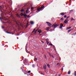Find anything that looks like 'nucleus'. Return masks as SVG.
<instances>
[{
    "label": "nucleus",
    "instance_id": "obj_44",
    "mask_svg": "<svg viewBox=\"0 0 76 76\" xmlns=\"http://www.w3.org/2000/svg\"><path fill=\"white\" fill-rule=\"evenodd\" d=\"M24 73L25 75H26V73H25V72H24Z\"/></svg>",
    "mask_w": 76,
    "mask_h": 76
},
{
    "label": "nucleus",
    "instance_id": "obj_12",
    "mask_svg": "<svg viewBox=\"0 0 76 76\" xmlns=\"http://www.w3.org/2000/svg\"><path fill=\"white\" fill-rule=\"evenodd\" d=\"M38 28H37V29H36V31H35V32H34L35 34H36V33L37 32V31H38Z\"/></svg>",
    "mask_w": 76,
    "mask_h": 76
},
{
    "label": "nucleus",
    "instance_id": "obj_18",
    "mask_svg": "<svg viewBox=\"0 0 76 76\" xmlns=\"http://www.w3.org/2000/svg\"><path fill=\"white\" fill-rule=\"evenodd\" d=\"M71 20H75V19H73V18H71Z\"/></svg>",
    "mask_w": 76,
    "mask_h": 76
},
{
    "label": "nucleus",
    "instance_id": "obj_33",
    "mask_svg": "<svg viewBox=\"0 0 76 76\" xmlns=\"http://www.w3.org/2000/svg\"><path fill=\"white\" fill-rule=\"evenodd\" d=\"M75 35V34H72V35Z\"/></svg>",
    "mask_w": 76,
    "mask_h": 76
},
{
    "label": "nucleus",
    "instance_id": "obj_26",
    "mask_svg": "<svg viewBox=\"0 0 76 76\" xmlns=\"http://www.w3.org/2000/svg\"><path fill=\"white\" fill-rule=\"evenodd\" d=\"M66 17H67V15H64V18H66Z\"/></svg>",
    "mask_w": 76,
    "mask_h": 76
},
{
    "label": "nucleus",
    "instance_id": "obj_15",
    "mask_svg": "<svg viewBox=\"0 0 76 76\" xmlns=\"http://www.w3.org/2000/svg\"><path fill=\"white\" fill-rule=\"evenodd\" d=\"M70 72H71L70 71V70H69V71H68V74L69 75L70 74Z\"/></svg>",
    "mask_w": 76,
    "mask_h": 76
},
{
    "label": "nucleus",
    "instance_id": "obj_37",
    "mask_svg": "<svg viewBox=\"0 0 76 76\" xmlns=\"http://www.w3.org/2000/svg\"><path fill=\"white\" fill-rule=\"evenodd\" d=\"M27 17L29 18V17H30V16H29V15L27 16Z\"/></svg>",
    "mask_w": 76,
    "mask_h": 76
},
{
    "label": "nucleus",
    "instance_id": "obj_3",
    "mask_svg": "<svg viewBox=\"0 0 76 76\" xmlns=\"http://www.w3.org/2000/svg\"><path fill=\"white\" fill-rule=\"evenodd\" d=\"M46 23H47L48 26H51L52 24L48 22H46Z\"/></svg>",
    "mask_w": 76,
    "mask_h": 76
},
{
    "label": "nucleus",
    "instance_id": "obj_7",
    "mask_svg": "<svg viewBox=\"0 0 76 76\" xmlns=\"http://www.w3.org/2000/svg\"><path fill=\"white\" fill-rule=\"evenodd\" d=\"M66 20H67V19H65V20L64 21V23H67L68 22V21H67Z\"/></svg>",
    "mask_w": 76,
    "mask_h": 76
},
{
    "label": "nucleus",
    "instance_id": "obj_17",
    "mask_svg": "<svg viewBox=\"0 0 76 76\" xmlns=\"http://www.w3.org/2000/svg\"><path fill=\"white\" fill-rule=\"evenodd\" d=\"M36 29H35V28H34V30L32 32V33H33V32H34L35 31Z\"/></svg>",
    "mask_w": 76,
    "mask_h": 76
},
{
    "label": "nucleus",
    "instance_id": "obj_27",
    "mask_svg": "<svg viewBox=\"0 0 76 76\" xmlns=\"http://www.w3.org/2000/svg\"><path fill=\"white\" fill-rule=\"evenodd\" d=\"M48 39H47L46 40V42H48Z\"/></svg>",
    "mask_w": 76,
    "mask_h": 76
},
{
    "label": "nucleus",
    "instance_id": "obj_9",
    "mask_svg": "<svg viewBox=\"0 0 76 76\" xmlns=\"http://www.w3.org/2000/svg\"><path fill=\"white\" fill-rule=\"evenodd\" d=\"M60 15H62V16H63V15H64V12H62L60 13Z\"/></svg>",
    "mask_w": 76,
    "mask_h": 76
},
{
    "label": "nucleus",
    "instance_id": "obj_57",
    "mask_svg": "<svg viewBox=\"0 0 76 76\" xmlns=\"http://www.w3.org/2000/svg\"><path fill=\"white\" fill-rule=\"evenodd\" d=\"M26 72V71H25V72Z\"/></svg>",
    "mask_w": 76,
    "mask_h": 76
},
{
    "label": "nucleus",
    "instance_id": "obj_49",
    "mask_svg": "<svg viewBox=\"0 0 76 76\" xmlns=\"http://www.w3.org/2000/svg\"><path fill=\"white\" fill-rule=\"evenodd\" d=\"M49 45H51V44L50 43V44H49Z\"/></svg>",
    "mask_w": 76,
    "mask_h": 76
},
{
    "label": "nucleus",
    "instance_id": "obj_32",
    "mask_svg": "<svg viewBox=\"0 0 76 76\" xmlns=\"http://www.w3.org/2000/svg\"><path fill=\"white\" fill-rule=\"evenodd\" d=\"M32 66L33 67H35V65H32Z\"/></svg>",
    "mask_w": 76,
    "mask_h": 76
},
{
    "label": "nucleus",
    "instance_id": "obj_39",
    "mask_svg": "<svg viewBox=\"0 0 76 76\" xmlns=\"http://www.w3.org/2000/svg\"><path fill=\"white\" fill-rule=\"evenodd\" d=\"M2 29H3V28H4V26H2Z\"/></svg>",
    "mask_w": 76,
    "mask_h": 76
},
{
    "label": "nucleus",
    "instance_id": "obj_41",
    "mask_svg": "<svg viewBox=\"0 0 76 76\" xmlns=\"http://www.w3.org/2000/svg\"><path fill=\"white\" fill-rule=\"evenodd\" d=\"M61 70H63V68H62Z\"/></svg>",
    "mask_w": 76,
    "mask_h": 76
},
{
    "label": "nucleus",
    "instance_id": "obj_11",
    "mask_svg": "<svg viewBox=\"0 0 76 76\" xmlns=\"http://www.w3.org/2000/svg\"><path fill=\"white\" fill-rule=\"evenodd\" d=\"M16 16H17L18 18H20V15H19L18 14H17Z\"/></svg>",
    "mask_w": 76,
    "mask_h": 76
},
{
    "label": "nucleus",
    "instance_id": "obj_52",
    "mask_svg": "<svg viewBox=\"0 0 76 76\" xmlns=\"http://www.w3.org/2000/svg\"><path fill=\"white\" fill-rule=\"evenodd\" d=\"M60 76V75H58V76Z\"/></svg>",
    "mask_w": 76,
    "mask_h": 76
},
{
    "label": "nucleus",
    "instance_id": "obj_2",
    "mask_svg": "<svg viewBox=\"0 0 76 76\" xmlns=\"http://www.w3.org/2000/svg\"><path fill=\"white\" fill-rule=\"evenodd\" d=\"M44 7V6L42 5L41 7L40 8H38L37 9V10L39 11H40V10H41Z\"/></svg>",
    "mask_w": 76,
    "mask_h": 76
},
{
    "label": "nucleus",
    "instance_id": "obj_1",
    "mask_svg": "<svg viewBox=\"0 0 76 76\" xmlns=\"http://www.w3.org/2000/svg\"><path fill=\"white\" fill-rule=\"evenodd\" d=\"M59 26V24H56V23L53 24L52 26V27H53L54 29H55V28Z\"/></svg>",
    "mask_w": 76,
    "mask_h": 76
},
{
    "label": "nucleus",
    "instance_id": "obj_10",
    "mask_svg": "<svg viewBox=\"0 0 76 76\" xmlns=\"http://www.w3.org/2000/svg\"><path fill=\"white\" fill-rule=\"evenodd\" d=\"M30 23L31 25H33L34 23V22L33 21H31L30 22Z\"/></svg>",
    "mask_w": 76,
    "mask_h": 76
},
{
    "label": "nucleus",
    "instance_id": "obj_20",
    "mask_svg": "<svg viewBox=\"0 0 76 76\" xmlns=\"http://www.w3.org/2000/svg\"><path fill=\"white\" fill-rule=\"evenodd\" d=\"M20 11L21 12H23V11H24V10L23 9H22Z\"/></svg>",
    "mask_w": 76,
    "mask_h": 76
},
{
    "label": "nucleus",
    "instance_id": "obj_55",
    "mask_svg": "<svg viewBox=\"0 0 76 76\" xmlns=\"http://www.w3.org/2000/svg\"><path fill=\"white\" fill-rule=\"evenodd\" d=\"M17 39H18V37H17Z\"/></svg>",
    "mask_w": 76,
    "mask_h": 76
},
{
    "label": "nucleus",
    "instance_id": "obj_24",
    "mask_svg": "<svg viewBox=\"0 0 76 76\" xmlns=\"http://www.w3.org/2000/svg\"><path fill=\"white\" fill-rule=\"evenodd\" d=\"M34 9V7H31V10H33Z\"/></svg>",
    "mask_w": 76,
    "mask_h": 76
},
{
    "label": "nucleus",
    "instance_id": "obj_34",
    "mask_svg": "<svg viewBox=\"0 0 76 76\" xmlns=\"http://www.w3.org/2000/svg\"><path fill=\"white\" fill-rule=\"evenodd\" d=\"M67 19H69V16H68L67 17H66Z\"/></svg>",
    "mask_w": 76,
    "mask_h": 76
},
{
    "label": "nucleus",
    "instance_id": "obj_42",
    "mask_svg": "<svg viewBox=\"0 0 76 76\" xmlns=\"http://www.w3.org/2000/svg\"><path fill=\"white\" fill-rule=\"evenodd\" d=\"M16 23H17V25H18V26L19 24H18V23L16 22Z\"/></svg>",
    "mask_w": 76,
    "mask_h": 76
},
{
    "label": "nucleus",
    "instance_id": "obj_25",
    "mask_svg": "<svg viewBox=\"0 0 76 76\" xmlns=\"http://www.w3.org/2000/svg\"><path fill=\"white\" fill-rule=\"evenodd\" d=\"M61 20H63V18H61Z\"/></svg>",
    "mask_w": 76,
    "mask_h": 76
},
{
    "label": "nucleus",
    "instance_id": "obj_56",
    "mask_svg": "<svg viewBox=\"0 0 76 76\" xmlns=\"http://www.w3.org/2000/svg\"><path fill=\"white\" fill-rule=\"evenodd\" d=\"M43 42V43H44V42Z\"/></svg>",
    "mask_w": 76,
    "mask_h": 76
},
{
    "label": "nucleus",
    "instance_id": "obj_54",
    "mask_svg": "<svg viewBox=\"0 0 76 76\" xmlns=\"http://www.w3.org/2000/svg\"><path fill=\"white\" fill-rule=\"evenodd\" d=\"M28 23H27V25H28Z\"/></svg>",
    "mask_w": 76,
    "mask_h": 76
},
{
    "label": "nucleus",
    "instance_id": "obj_47",
    "mask_svg": "<svg viewBox=\"0 0 76 76\" xmlns=\"http://www.w3.org/2000/svg\"><path fill=\"white\" fill-rule=\"evenodd\" d=\"M3 23H5V22H4Z\"/></svg>",
    "mask_w": 76,
    "mask_h": 76
},
{
    "label": "nucleus",
    "instance_id": "obj_59",
    "mask_svg": "<svg viewBox=\"0 0 76 76\" xmlns=\"http://www.w3.org/2000/svg\"><path fill=\"white\" fill-rule=\"evenodd\" d=\"M23 60V59L22 58Z\"/></svg>",
    "mask_w": 76,
    "mask_h": 76
},
{
    "label": "nucleus",
    "instance_id": "obj_14",
    "mask_svg": "<svg viewBox=\"0 0 76 76\" xmlns=\"http://www.w3.org/2000/svg\"><path fill=\"white\" fill-rule=\"evenodd\" d=\"M24 14L22 13H21L20 14V15L21 16H23H23Z\"/></svg>",
    "mask_w": 76,
    "mask_h": 76
},
{
    "label": "nucleus",
    "instance_id": "obj_48",
    "mask_svg": "<svg viewBox=\"0 0 76 76\" xmlns=\"http://www.w3.org/2000/svg\"><path fill=\"white\" fill-rule=\"evenodd\" d=\"M1 17H0V19L1 20Z\"/></svg>",
    "mask_w": 76,
    "mask_h": 76
},
{
    "label": "nucleus",
    "instance_id": "obj_13",
    "mask_svg": "<svg viewBox=\"0 0 76 76\" xmlns=\"http://www.w3.org/2000/svg\"><path fill=\"white\" fill-rule=\"evenodd\" d=\"M49 29H50V28L49 27H47L46 28V30L47 31H48V30H49Z\"/></svg>",
    "mask_w": 76,
    "mask_h": 76
},
{
    "label": "nucleus",
    "instance_id": "obj_60",
    "mask_svg": "<svg viewBox=\"0 0 76 76\" xmlns=\"http://www.w3.org/2000/svg\"><path fill=\"white\" fill-rule=\"evenodd\" d=\"M38 1H39V0H38Z\"/></svg>",
    "mask_w": 76,
    "mask_h": 76
},
{
    "label": "nucleus",
    "instance_id": "obj_16",
    "mask_svg": "<svg viewBox=\"0 0 76 76\" xmlns=\"http://www.w3.org/2000/svg\"><path fill=\"white\" fill-rule=\"evenodd\" d=\"M23 61H24V63H25L26 62V59H25Z\"/></svg>",
    "mask_w": 76,
    "mask_h": 76
},
{
    "label": "nucleus",
    "instance_id": "obj_28",
    "mask_svg": "<svg viewBox=\"0 0 76 76\" xmlns=\"http://www.w3.org/2000/svg\"><path fill=\"white\" fill-rule=\"evenodd\" d=\"M60 64H61L60 63H58L57 64V65H60Z\"/></svg>",
    "mask_w": 76,
    "mask_h": 76
},
{
    "label": "nucleus",
    "instance_id": "obj_21",
    "mask_svg": "<svg viewBox=\"0 0 76 76\" xmlns=\"http://www.w3.org/2000/svg\"><path fill=\"white\" fill-rule=\"evenodd\" d=\"M71 28H72L71 27H67V29H70Z\"/></svg>",
    "mask_w": 76,
    "mask_h": 76
},
{
    "label": "nucleus",
    "instance_id": "obj_38",
    "mask_svg": "<svg viewBox=\"0 0 76 76\" xmlns=\"http://www.w3.org/2000/svg\"><path fill=\"white\" fill-rule=\"evenodd\" d=\"M7 33V34H10V33L7 31H6Z\"/></svg>",
    "mask_w": 76,
    "mask_h": 76
},
{
    "label": "nucleus",
    "instance_id": "obj_8",
    "mask_svg": "<svg viewBox=\"0 0 76 76\" xmlns=\"http://www.w3.org/2000/svg\"><path fill=\"white\" fill-rule=\"evenodd\" d=\"M73 28H72L70 30H69L68 31V33H69V32H70V31H72V30H73Z\"/></svg>",
    "mask_w": 76,
    "mask_h": 76
},
{
    "label": "nucleus",
    "instance_id": "obj_51",
    "mask_svg": "<svg viewBox=\"0 0 76 76\" xmlns=\"http://www.w3.org/2000/svg\"><path fill=\"white\" fill-rule=\"evenodd\" d=\"M75 34H76V32L75 33Z\"/></svg>",
    "mask_w": 76,
    "mask_h": 76
},
{
    "label": "nucleus",
    "instance_id": "obj_31",
    "mask_svg": "<svg viewBox=\"0 0 76 76\" xmlns=\"http://www.w3.org/2000/svg\"><path fill=\"white\" fill-rule=\"evenodd\" d=\"M28 73H31V71H28Z\"/></svg>",
    "mask_w": 76,
    "mask_h": 76
},
{
    "label": "nucleus",
    "instance_id": "obj_5",
    "mask_svg": "<svg viewBox=\"0 0 76 76\" xmlns=\"http://www.w3.org/2000/svg\"><path fill=\"white\" fill-rule=\"evenodd\" d=\"M42 32V31H41V29H38V31H37L38 32H39V34H40L41 33V32Z\"/></svg>",
    "mask_w": 76,
    "mask_h": 76
},
{
    "label": "nucleus",
    "instance_id": "obj_30",
    "mask_svg": "<svg viewBox=\"0 0 76 76\" xmlns=\"http://www.w3.org/2000/svg\"><path fill=\"white\" fill-rule=\"evenodd\" d=\"M74 75L75 76H76V71H75V74H74Z\"/></svg>",
    "mask_w": 76,
    "mask_h": 76
},
{
    "label": "nucleus",
    "instance_id": "obj_50",
    "mask_svg": "<svg viewBox=\"0 0 76 76\" xmlns=\"http://www.w3.org/2000/svg\"><path fill=\"white\" fill-rule=\"evenodd\" d=\"M39 35H41V34H40Z\"/></svg>",
    "mask_w": 76,
    "mask_h": 76
},
{
    "label": "nucleus",
    "instance_id": "obj_43",
    "mask_svg": "<svg viewBox=\"0 0 76 76\" xmlns=\"http://www.w3.org/2000/svg\"><path fill=\"white\" fill-rule=\"evenodd\" d=\"M52 57H53V58H54V56L53 55H52Z\"/></svg>",
    "mask_w": 76,
    "mask_h": 76
},
{
    "label": "nucleus",
    "instance_id": "obj_46",
    "mask_svg": "<svg viewBox=\"0 0 76 76\" xmlns=\"http://www.w3.org/2000/svg\"><path fill=\"white\" fill-rule=\"evenodd\" d=\"M35 59L37 60V58H35Z\"/></svg>",
    "mask_w": 76,
    "mask_h": 76
},
{
    "label": "nucleus",
    "instance_id": "obj_40",
    "mask_svg": "<svg viewBox=\"0 0 76 76\" xmlns=\"http://www.w3.org/2000/svg\"><path fill=\"white\" fill-rule=\"evenodd\" d=\"M50 45H51L52 46H53V45L51 43Z\"/></svg>",
    "mask_w": 76,
    "mask_h": 76
},
{
    "label": "nucleus",
    "instance_id": "obj_19",
    "mask_svg": "<svg viewBox=\"0 0 76 76\" xmlns=\"http://www.w3.org/2000/svg\"><path fill=\"white\" fill-rule=\"evenodd\" d=\"M69 11H70V13H72V12H73V10H70Z\"/></svg>",
    "mask_w": 76,
    "mask_h": 76
},
{
    "label": "nucleus",
    "instance_id": "obj_45",
    "mask_svg": "<svg viewBox=\"0 0 76 76\" xmlns=\"http://www.w3.org/2000/svg\"><path fill=\"white\" fill-rule=\"evenodd\" d=\"M70 0V1H71V2H72V0Z\"/></svg>",
    "mask_w": 76,
    "mask_h": 76
},
{
    "label": "nucleus",
    "instance_id": "obj_29",
    "mask_svg": "<svg viewBox=\"0 0 76 76\" xmlns=\"http://www.w3.org/2000/svg\"><path fill=\"white\" fill-rule=\"evenodd\" d=\"M47 66L48 67L50 68V65H49V64H48L47 65Z\"/></svg>",
    "mask_w": 76,
    "mask_h": 76
},
{
    "label": "nucleus",
    "instance_id": "obj_35",
    "mask_svg": "<svg viewBox=\"0 0 76 76\" xmlns=\"http://www.w3.org/2000/svg\"><path fill=\"white\" fill-rule=\"evenodd\" d=\"M47 42V44H49V42Z\"/></svg>",
    "mask_w": 76,
    "mask_h": 76
},
{
    "label": "nucleus",
    "instance_id": "obj_23",
    "mask_svg": "<svg viewBox=\"0 0 76 76\" xmlns=\"http://www.w3.org/2000/svg\"><path fill=\"white\" fill-rule=\"evenodd\" d=\"M23 16H25V17H27V15H26V14H24Z\"/></svg>",
    "mask_w": 76,
    "mask_h": 76
},
{
    "label": "nucleus",
    "instance_id": "obj_58",
    "mask_svg": "<svg viewBox=\"0 0 76 76\" xmlns=\"http://www.w3.org/2000/svg\"><path fill=\"white\" fill-rule=\"evenodd\" d=\"M41 42H43L42 41H41Z\"/></svg>",
    "mask_w": 76,
    "mask_h": 76
},
{
    "label": "nucleus",
    "instance_id": "obj_53",
    "mask_svg": "<svg viewBox=\"0 0 76 76\" xmlns=\"http://www.w3.org/2000/svg\"><path fill=\"white\" fill-rule=\"evenodd\" d=\"M53 47H54V45H53Z\"/></svg>",
    "mask_w": 76,
    "mask_h": 76
},
{
    "label": "nucleus",
    "instance_id": "obj_36",
    "mask_svg": "<svg viewBox=\"0 0 76 76\" xmlns=\"http://www.w3.org/2000/svg\"><path fill=\"white\" fill-rule=\"evenodd\" d=\"M26 13H28V11L27 10L26 11Z\"/></svg>",
    "mask_w": 76,
    "mask_h": 76
},
{
    "label": "nucleus",
    "instance_id": "obj_6",
    "mask_svg": "<svg viewBox=\"0 0 76 76\" xmlns=\"http://www.w3.org/2000/svg\"><path fill=\"white\" fill-rule=\"evenodd\" d=\"M43 68L44 69H47V65H45L43 66Z\"/></svg>",
    "mask_w": 76,
    "mask_h": 76
},
{
    "label": "nucleus",
    "instance_id": "obj_4",
    "mask_svg": "<svg viewBox=\"0 0 76 76\" xmlns=\"http://www.w3.org/2000/svg\"><path fill=\"white\" fill-rule=\"evenodd\" d=\"M63 24H61L60 25V26H59V28H60V29H61V28H62V27H63Z\"/></svg>",
    "mask_w": 76,
    "mask_h": 76
},
{
    "label": "nucleus",
    "instance_id": "obj_22",
    "mask_svg": "<svg viewBox=\"0 0 76 76\" xmlns=\"http://www.w3.org/2000/svg\"><path fill=\"white\" fill-rule=\"evenodd\" d=\"M2 8V7H1V6H0V10L1 11V8Z\"/></svg>",
    "mask_w": 76,
    "mask_h": 76
}]
</instances>
